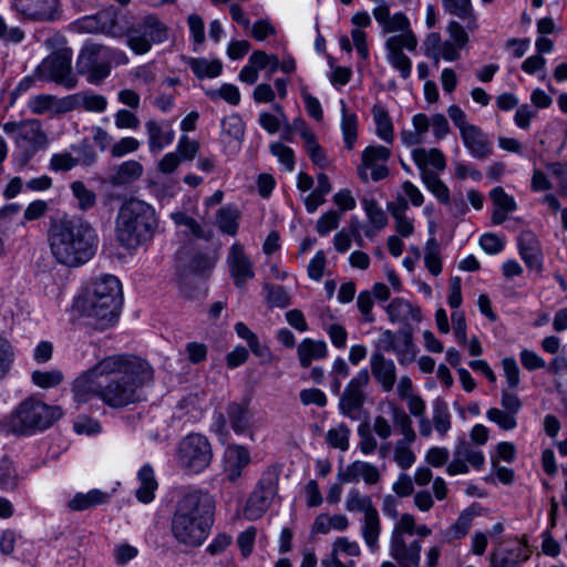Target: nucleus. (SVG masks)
Here are the masks:
<instances>
[{"label": "nucleus", "mask_w": 567, "mask_h": 567, "mask_svg": "<svg viewBox=\"0 0 567 567\" xmlns=\"http://www.w3.org/2000/svg\"><path fill=\"white\" fill-rule=\"evenodd\" d=\"M269 148L270 153L278 158L280 164L284 165L288 172H292L295 169V152L291 147L276 142L271 143Z\"/></svg>", "instance_id": "obj_59"}, {"label": "nucleus", "mask_w": 567, "mask_h": 567, "mask_svg": "<svg viewBox=\"0 0 567 567\" xmlns=\"http://www.w3.org/2000/svg\"><path fill=\"white\" fill-rule=\"evenodd\" d=\"M3 132L11 135L23 163H28L39 151L49 143L42 123L38 118H27L20 122H7Z\"/></svg>", "instance_id": "obj_8"}, {"label": "nucleus", "mask_w": 567, "mask_h": 567, "mask_svg": "<svg viewBox=\"0 0 567 567\" xmlns=\"http://www.w3.org/2000/svg\"><path fill=\"white\" fill-rule=\"evenodd\" d=\"M72 51L62 49L47 56L37 68L35 75L43 81H53L71 90L76 85V79L71 68Z\"/></svg>", "instance_id": "obj_13"}, {"label": "nucleus", "mask_w": 567, "mask_h": 567, "mask_svg": "<svg viewBox=\"0 0 567 567\" xmlns=\"http://www.w3.org/2000/svg\"><path fill=\"white\" fill-rule=\"evenodd\" d=\"M350 429L344 423L339 424L338 426L330 429L326 434L327 443L333 447L339 449L341 451H347L349 449V437H350Z\"/></svg>", "instance_id": "obj_47"}, {"label": "nucleus", "mask_w": 567, "mask_h": 567, "mask_svg": "<svg viewBox=\"0 0 567 567\" xmlns=\"http://www.w3.org/2000/svg\"><path fill=\"white\" fill-rule=\"evenodd\" d=\"M370 382L367 369L360 370L347 384L339 400V411L346 417L358 421L367 400L365 388Z\"/></svg>", "instance_id": "obj_14"}, {"label": "nucleus", "mask_w": 567, "mask_h": 567, "mask_svg": "<svg viewBox=\"0 0 567 567\" xmlns=\"http://www.w3.org/2000/svg\"><path fill=\"white\" fill-rule=\"evenodd\" d=\"M61 416L59 406L28 398L8 416L6 425L9 432L24 435L50 427Z\"/></svg>", "instance_id": "obj_7"}, {"label": "nucleus", "mask_w": 567, "mask_h": 567, "mask_svg": "<svg viewBox=\"0 0 567 567\" xmlns=\"http://www.w3.org/2000/svg\"><path fill=\"white\" fill-rule=\"evenodd\" d=\"M473 517L474 514L470 509L461 512L455 523L441 533L443 542L452 543L464 538L471 529Z\"/></svg>", "instance_id": "obj_38"}, {"label": "nucleus", "mask_w": 567, "mask_h": 567, "mask_svg": "<svg viewBox=\"0 0 567 567\" xmlns=\"http://www.w3.org/2000/svg\"><path fill=\"white\" fill-rule=\"evenodd\" d=\"M372 13L384 34L401 32L400 34L389 37L385 40L384 48L389 64L399 71L403 79H408L412 72V61L403 52V49L415 51L417 47V39L411 30L408 17L402 12L390 16V8L384 1L377 6Z\"/></svg>", "instance_id": "obj_5"}, {"label": "nucleus", "mask_w": 567, "mask_h": 567, "mask_svg": "<svg viewBox=\"0 0 567 567\" xmlns=\"http://www.w3.org/2000/svg\"><path fill=\"white\" fill-rule=\"evenodd\" d=\"M109 494L101 489H91L87 493H76L68 503L72 511H85L92 506L106 503Z\"/></svg>", "instance_id": "obj_39"}, {"label": "nucleus", "mask_w": 567, "mask_h": 567, "mask_svg": "<svg viewBox=\"0 0 567 567\" xmlns=\"http://www.w3.org/2000/svg\"><path fill=\"white\" fill-rule=\"evenodd\" d=\"M390 155V150L382 145L368 146L364 148L361 156V164L358 166V175L360 179L364 183L369 181L367 165H371L372 162L386 163Z\"/></svg>", "instance_id": "obj_37"}, {"label": "nucleus", "mask_w": 567, "mask_h": 567, "mask_svg": "<svg viewBox=\"0 0 567 567\" xmlns=\"http://www.w3.org/2000/svg\"><path fill=\"white\" fill-rule=\"evenodd\" d=\"M172 220L177 226H185L189 233L197 238H205L202 226L184 212H174L171 214Z\"/></svg>", "instance_id": "obj_62"}, {"label": "nucleus", "mask_w": 567, "mask_h": 567, "mask_svg": "<svg viewBox=\"0 0 567 567\" xmlns=\"http://www.w3.org/2000/svg\"><path fill=\"white\" fill-rule=\"evenodd\" d=\"M227 265L234 284L238 288L244 287L249 279L255 277L252 261L245 252L244 246L239 243H234L230 246L227 255Z\"/></svg>", "instance_id": "obj_17"}, {"label": "nucleus", "mask_w": 567, "mask_h": 567, "mask_svg": "<svg viewBox=\"0 0 567 567\" xmlns=\"http://www.w3.org/2000/svg\"><path fill=\"white\" fill-rule=\"evenodd\" d=\"M250 463L247 449L241 445H229L225 451L224 471L228 481L236 483L243 475L244 468Z\"/></svg>", "instance_id": "obj_23"}, {"label": "nucleus", "mask_w": 567, "mask_h": 567, "mask_svg": "<svg viewBox=\"0 0 567 567\" xmlns=\"http://www.w3.org/2000/svg\"><path fill=\"white\" fill-rule=\"evenodd\" d=\"M239 212L233 206H224L216 214V224L224 234L235 236L238 231Z\"/></svg>", "instance_id": "obj_44"}, {"label": "nucleus", "mask_w": 567, "mask_h": 567, "mask_svg": "<svg viewBox=\"0 0 567 567\" xmlns=\"http://www.w3.org/2000/svg\"><path fill=\"white\" fill-rule=\"evenodd\" d=\"M214 498L202 489L185 493L177 502L171 530L176 543L185 548L202 546L214 524Z\"/></svg>", "instance_id": "obj_3"}, {"label": "nucleus", "mask_w": 567, "mask_h": 567, "mask_svg": "<svg viewBox=\"0 0 567 567\" xmlns=\"http://www.w3.org/2000/svg\"><path fill=\"white\" fill-rule=\"evenodd\" d=\"M361 554L359 544L348 537H338L332 544L330 559H340V556L358 557Z\"/></svg>", "instance_id": "obj_51"}, {"label": "nucleus", "mask_w": 567, "mask_h": 567, "mask_svg": "<svg viewBox=\"0 0 567 567\" xmlns=\"http://www.w3.org/2000/svg\"><path fill=\"white\" fill-rule=\"evenodd\" d=\"M71 190L73 196L79 202V208L81 210H87L95 205L96 196L93 190L89 189L83 182L75 181L71 184Z\"/></svg>", "instance_id": "obj_54"}, {"label": "nucleus", "mask_w": 567, "mask_h": 567, "mask_svg": "<svg viewBox=\"0 0 567 567\" xmlns=\"http://www.w3.org/2000/svg\"><path fill=\"white\" fill-rule=\"evenodd\" d=\"M158 227L155 209L140 199H130L118 209L115 219L116 240L133 250L151 241Z\"/></svg>", "instance_id": "obj_6"}, {"label": "nucleus", "mask_w": 567, "mask_h": 567, "mask_svg": "<svg viewBox=\"0 0 567 567\" xmlns=\"http://www.w3.org/2000/svg\"><path fill=\"white\" fill-rule=\"evenodd\" d=\"M303 147L315 165L319 167L327 165V157L322 147L318 144L316 135H308L307 141L303 142Z\"/></svg>", "instance_id": "obj_63"}, {"label": "nucleus", "mask_w": 567, "mask_h": 567, "mask_svg": "<svg viewBox=\"0 0 567 567\" xmlns=\"http://www.w3.org/2000/svg\"><path fill=\"white\" fill-rule=\"evenodd\" d=\"M137 478L140 486L135 496L141 503L148 504L155 498V491L158 487L153 467L150 464L143 465L137 473Z\"/></svg>", "instance_id": "obj_33"}, {"label": "nucleus", "mask_w": 567, "mask_h": 567, "mask_svg": "<svg viewBox=\"0 0 567 567\" xmlns=\"http://www.w3.org/2000/svg\"><path fill=\"white\" fill-rule=\"evenodd\" d=\"M337 478L341 484L358 483L360 478L368 485L377 484L381 474L374 464L364 461H354L340 468Z\"/></svg>", "instance_id": "obj_20"}, {"label": "nucleus", "mask_w": 567, "mask_h": 567, "mask_svg": "<svg viewBox=\"0 0 567 567\" xmlns=\"http://www.w3.org/2000/svg\"><path fill=\"white\" fill-rule=\"evenodd\" d=\"M372 114L377 126V134L384 142L391 143L393 141V126L389 113L383 106L374 105Z\"/></svg>", "instance_id": "obj_46"}, {"label": "nucleus", "mask_w": 567, "mask_h": 567, "mask_svg": "<svg viewBox=\"0 0 567 567\" xmlns=\"http://www.w3.org/2000/svg\"><path fill=\"white\" fill-rule=\"evenodd\" d=\"M278 476L272 472L264 473L246 504V515L250 519L260 517L271 505L277 494Z\"/></svg>", "instance_id": "obj_15"}, {"label": "nucleus", "mask_w": 567, "mask_h": 567, "mask_svg": "<svg viewBox=\"0 0 567 567\" xmlns=\"http://www.w3.org/2000/svg\"><path fill=\"white\" fill-rule=\"evenodd\" d=\"M393 353H395L398 362L405 367L412 363L416 358L417 348L413 342V334L410 327H403L398 330Z\"/></svg>", "instance_id": "obj_28"}, {"label": "nucleus", "mask_w": 567, "mask_h": 567, "mask_svg": "<svg viewBox=\"0 0 567 567\" xmlns=\"http://www.w3.org/2000/svg\"><path fill=\"white\" fill-rule=\"evenodd\" d=\"M64 110L83 109L90 112H103L107 106L106 99L101 94L80 92L63 100Z\"/></svg>", "instance_id": "obj_27"}, {"label": "nucleus", "mask_w": 567, "mask_h": 567, "mask_svg": "<svg viewBox=\"0 0 567 567\" xmlns=\"http://www.w3.org/2000/svg\"><path fill=\"white\" fill-rule=\"evenodd\" d=\"M123 302L120 280L112 275H104L95 279L78 301V308L87 324L96 330L113 327L120 316Z\"/></svg>", "instance_id": "obj_4"}, {"label": "nucleus", "mask_w": 567, "mask_h": 567, "mask_svg": "<svg viewBox=\"0 0 567 567\" xmlns=\"http://www.w3.org/2000/svg\"><path fill=\"white\" fill-rule=\"evenodd\" d=\"M125 37L126 45L142 55L150 52L153 44L168 40V28L156 14H146L126 30Z\"/></svg>", "instance_id": "obj_10"}, {"label": "nucleus", "mask_w": 567, "mask_h": 567, "mask_svg": "<svg viewBox=\"0 0 567 567\" xmlns=\"http://www.w3.org/2000/svg\"><path fill=\"white\" fill-rule=\"evenodd\" d=\"M175 152L179 155L182 161H193L199 152V143L190 140L187 135H182Z\"/></svg>", "instance_id": "obj_64"}, {"label": "nucleus", "mask_w": 567, "mask_h": 567, "mask_svg": "<svg viewBox=\"0 0 567 567\" xmlns=\"http://www.w3.org/2000/svg\"><path fill=\"white\" fill-rule=\"evenodd\" d=\"M341 213L329 210L317 220L316 230L320 236H327L339 227Z\"/></svg>", "instance_id": "obj_61"}, {"label": "nucleus", "mask_w": 567, "mask_h": 567, "mask_svg": "<svg viewBox=\"0 0 567 567\" xmlns=\"http://www.w3.org/2000/svg\"><path fill=\"white\" fill-rule=\"evenodd\" d=\"M32 382L42 388H53L60 384L63 380V374L60 370H50V371H33L31 374Z\"/></svg>", "instance_id": "obj_57"}, {"label": "nucleus", "mask_w": 567, "mask_h": 567, "mask_svg": "<svg viewBox=\"0 0 567 567\" xmlns=\"http://www.w3.org/2000/svg\"><path fill=\"white\" fill-rule=\"evenodd\" d=\"M297 354L302 368H309L312 361L327 357V343L322 340L317 341L310 338L303 339L297 347Z\"/></svg>", "instance_id": "obj_31"}, {"label": "nucleus", "mask_w": 567, "mask_h": 567, "mask_svg": "<svg viewBox=\"0 0 567 567\" xmlns=\"http://www.w3.org/2000/svg\"><path fill=\"white\" fill-rule=\"evenodd\" d=\"M381 534V522L377 509L370 511L363 516L361 536L372 553L379 549V537Z\"/></svg>", "instance_id": "obj_34"}, {"label": "nucleus", "mask_w": 567, "mask_h": 567, "mask_svg": "<svg viewBox=\"0 0 567 567\" xmlns=\"http://www.w3.org/2000/svg\"><path fill=\"white\" fill-rule=\"evenodd\" d=\"M453 455L454 457L446 468V472L451 476L466 474L468 472L467 463H470L474 468L480 470L485 462L483 453L478 450L472 449L464 439L458 440Z\"/></svg>", "instance_id": "obj_18"}, {"label": "nucleus", "mask_w": 567, "mask_h": 567, "mask_svg": "<svg viewBox=\"0 0 567 567\" xmlns=\"http://www.w3.org/2000/svg\"><path fill=\"white\" fill-rule=\"evenodd\" d=\"M424 264L433 276L441 274L442 262L440 258V247L435 238H430L426 243Z\"/></svg>", "instance_id": "obj_50"}, {"label": "nucleus", "mask_w": 567, "mask_h": 567, "mask_svg": "<svg viewBox=\"0 0 567 567\" xmlns=\"http://www.w3.org/2000/svg\"><path fill=\"white\" fill-rule=\"evenodd\" d=\"M145 130L148 137V148L153 154L162 152L175 138V132L171 125H163L154 120L145 123Z\"/></svg>", "instance_id": "obj_26"}, {"label": "nucleus", "mask_w": 567, "mask_h": 567, "mask_svg": "<svg viewBox=\"0 0 567 567\" xmlns=\"http://www.w3.org/2000/svg\"><path fill=\"white\" fill-rule=\"evenodd\" d=\"M187 65L198 79L217 78L223 71L219 60L208 61L205 58H185Z\"/></svg>", "instance_id": "obj_40"}, {"label": "nucleus", "mask_w": 567, "mask_h": 567, "mask_svg": "<svg viewBox=\"0 0 567 567\" xmlns=\"http://www.w3.org/2000/svg\"><path fill=\"white\" fill-rule=\"evenodd\" d=\"M390 556L400 567H419L421 560V542L415 539L410 544L398 535L390 538Z\"/></svg>", "instance_id": "obj_19"}, {"label": "nucleus", "mask_w": 567, "mask_h": 567, "mask_svg": "<svg viewBox=\"0 0 567 567\" xmlns=\"http://www.w3.org/2000/svg\"><path fill=\"white\" fill-rule=\"evenodd\" d=\"M60 0H12L11 8L30 21L53 22L60 19Z\"/></svg>", "instance_id": "obj_16"}, {"label": "nucleus", "mask_w": 567, "mask_h": 567, "mask_svg": "<svg viewBox=\"0 0 567 567\" xmlns=\"http://www.w3.org/2000/svg\"><path fill=\"white\" fill-rule=\"evenodd\" d=\"M80 165V161L75 159L69 152L55 153L50 159V169L53 172H69Z\"/></svg>", "instance_id": "obj_60"}, {"label": "nucleus", "mask_w": 567, "mask_h": 567, "mask_svg": "<svg viewBox=\"0 0 567 567\" xmlns=\"http://www.w3.org/2000/svg\"><path fill=\"white\" fill-rule=\"evenodd\" d=\"M176 458L178 465L185 471L200 473L213 460L210 443L202 434H188L178 443Z\"/></svg>", "instance_id": "obj_12"}, {"label": "nucleus", "mask_w": 567, "mask_h": 567, "mask_svg": "<svg viewBox=\"0 0 567 567\" xmlns=\"http://www.w3.org/2000/svg\"><path fill=\"white\" fill-rule=\"evenodd\" d=\"M220 138L225 144L237 142L240 144L245 136V125L238 114L225 116L220 123Z\"/></svg>", "instance_id": "obj_36"}, {"label": "nucleus", "mask_w": 567, "mask_h": 567, "mask_svg": "<svg viewBox=\"0 0 567 567\" xmlns=\"http://www.w3.org/2000/svg\"><path fill=\"white\" fill-rule=\"evenodd\" d=\"M97 20H100L101 33H105L114 38L121 37L123 34L121 28L118 27L117 13L115 10L109 9L97 12Z\"/></svg>", "instance_id": "obj_49"}, {"label": "nucleus", "mask_w": 567, "mask_h": 567, "mask_svg": "<svg viewBox=\"0 0 567 567\" xmlns=\"http://www.w3.org/2000/svg\"><path fill=\"white\" fill-rule=\"evenodd\" d=\"M341 103V130L343 134V140L347 148L352 150L357 137H358V117L354 113H349L347 109V104L343 100Z\"/></svg>", "instance_id": "obj_43"}, {"label": "nucleus", "mask_w": 567, "mask_h": 567, "mask_svg": "<svg viewBox=\"0 0 567 567\" xmlns=\"http://www.w3.org/2000/svg\"><path fill=\"white\" fill-rule=\"evenodd\" d=\"M370 368L373 378L383 391L393 390L396 382V368L393 360L386 359L380 351H373L370 357Z\"/></svg>", "instance_id": "obj_21"}, {"label": "nucleus", "mask_w": 567, "mask_h": 567, "mask_svg": "<svg viewBox=\"0 0 567 567\" xmlns=\"http://www.w3.org/2000/svg\"><path fill=\"white\" fill-rule=\"evenodd\" d=\"M48 241L55 261L74 268L83 266L94 257L99 236L89 221L80 217L64 216L52 221Z\"/></svg>", "instance_id": "obj_2"}, {"label": "nucleus", "mask_w": 567, "mask_h": 567, "mask_svg": "<svg viewBox=\"0 0 567 567\" xmlns=\"http://www.w3.org/2000/svg\"><path fill=\"white\" fill-rule=\"evenodd\" d=\"M412 444L395 442L393 460L401 470H409L416 461V455L411 449Z\"/></svg>", "instance_id": "obj_53"}, {"label": "nucleus", "mask_w": 567, "mask_h": 567, "mask_svg": "<svg viewBox=\"0 0 567 567\" xmlns=\"http://www.w3.org/2000/svg\"><path fill=\"white\" fill-rule=\"evenodd\" d=\"M486 417L505 431L514 430L517 426L516 416L505 410L491 408L486 412Z\"/></svg>", "instance_id": "obj_58"}, {"label": "nucleus", "mask_w": 567, "mask_h": 567, "mask_svg": "<svg viewBox=\"0 0 567 567\" xmlns=\"http://www.w3.org/2000/svg\"><path fill=\"white\" fill-rule=\"evenodd\" d=\"M267 290V302L271 307L286 308L290 305V296L285 287L279 285H265Z\"/></svg>", "instance_id": "obj_56"}, {"label": "nucleus", "mask_w": 567, "mask_h": 567, "mask_svg": "<svg viewBox=\"0 0 567 567\" xmlns=\"http://www.w3.org/2000/svg\"><path fill=\"white\" fill-rule=\"evenodd\" d=\"M460 135L464 146L474 158L485 159L492 154V143L478 126L467 127Z\"/></svg>", "instance_id": "obj_22"}, {"label": "nucleus", "mask_w": 567, "mask_h": 567, "mask_svg": "<svg viewBox=\"0 0 567 567\" xmlns=\"http://www.w3.org/2000/svg\"><path fill=\"white\" fill-rule=\"evenodd\" d=\"M19 476L12 461L8 457L0 460V489L12 491L17 487Z\"/></svg>", "instance_id": "obj_48"}, {"label": "nucleus", "mask_w": 567, "mask_h": 567, "mask_svg": "<svg viewBox=\"0 0 567 567\" xmlns=\"http://www.w3.org/2000/svg\"><path fill=\"white\" fill-rule=\"evenodd\" d=\"M519 255L529 269L540 271L543 254L539 241L532 231H523L518 237Z\"/></svg>", "instance_id": "obj_25"}, {"label": "nucleus", "mask_w": 567, "mask_h": 567, "mask_svg": "<svg viewBox=\"0 0 567 567\" xmlns=\"http://www.w3.org/2000/svg\"><path fill=\"white\" fill-rule=\"evenodd\" d=\"M389 320L392 323H403L410 327L411 322H420L422 320L421 310L402 298H394L386 307Z\"/></svg>", "instance_id": "obj_24"}, {"label": "nucleus", "mask_w": 567, "mask_h": 567, "mask_svg": "<svg viewBox=\"0 0 567 567\" xmlns=\"http://www.w3.org/2000/svg\"><path fill=\"white\" fill-rule=\"evenodd\" d=\"M412 158L420 168V177L424 186L440 203L449 202V187L439 177V175L426 166L432 165L435 169L442 172L446 167L444 154L439 148H415L412 152Z\"/></svg>", "instance_id": "obj_11"}, {"label": "nucleus", "mask_w": 567, "mask_h": 567, "mask_svg": "<svg viewBox=\"0 0 567 567\" xmlns=\"http://www.w3.org/2000/svg\"><path fill=\"white\" fill-rule=\"evenodd\" d=\"M444 10L463 20L470 32L478 29L476 13L471 0H442Z\"/></svg>", "instance_id": "obj_30"}, {"label": "nucleus", "mask_w": 567, "mask_h": 567, "mask_svg": "<svg viewBox=\"0 0 567 567\" xmlns=\"http://www.w3.org/2000/svg\"><path fill=\"white\" fill-rule=\"evenodd\" d=\"M118 55V60L126 63L127 56L122 51H114L105 45L86 43L76 60V71L86 75L92 84L101 83L111 72L110 60Z\"/></svg>", "instance_id": "obj_9"}, {"label": "nucleus", "mask_w": 567, "mask_h": 567, "mask_svg": "<svg viewBox=\"0 0 567 567\" xmlns=\"http://www.w3.org/2000/svg\"><path fill=\"white\" fill-rule=\"evenodd\" d=\"M206 95L212 101L223 99L230 105H238L240 103V92L236 85L230 83H224L218 90H208Z\"/></svg>", "instance_id": "obj_55"}, {"label": "nucleus", "mask_w": 567, "mask_h": 567, "mask_svg": "<svg viewBox=\"0 0 567 567\" xmlns=\"http://www.w3.org/2000/svg\"><path fill=\"white\" fill-rule=\"evenodd\" d=\"M433 415L432 423L435 431L440 436H445L452 426V415L449 410L447 403L441 399L436 398L433 403Z\"/></svg>", "instance_id": "obj_41"}, {"label": "nucleus", "mask_w": 567, "mask_h": 567, "mask_svg": "<svg viewBox=\"0 0 567 567\" xmlns=\"http://www.w3.org/2000/svg\"><path fill=\"white\" fill-rule=\"evenodd\" d=\"M362 207L375 230H381L386 226L388 218L377 200L364 198L362 200Z\"/></svg>", "instance_id": "obj_52"}, {"label": "nucleus", "mask_w": 567, "mask_h": 567, "mask_svg": "<svg viewBox=\"0 0 567 567\" xmlns=\"http://www.w3.org/2000/svg\"><path fill=\"white\" fill-rule=\"evenodd\" d=\"M349 527V519L343 514H336L329 516L320 514L316 517L313 523V530L319 534H328L330 530L343 532Z\"/></svg>", "instance_id": "obj_42"}, {"label": "nucleus", "mask_w": 567, "mask_h": 567, "mask_svg": "<svg viewBox=\"0 0 567 567\" xmlns=\"http://www.w3.org/2000/svg\"><path fill=\"white\" fill-rule=\"evenodd\" d=\"M226 413L231 429L237 434H243L250 427L252 415L247 402H230Z\"/></svg>", "instance_id": "obj_32"}, {"label": "nucleus", "mask_w": 567, "mask_h": 567, "mask_svg": "<svg viewBox=\"0 0 567 567\" xmlns=\"http://www.w3.org/2000/svg\"><path fill=\"white\" fill-rule=\"evenodd\" d=\"M344 508L350 512H361L363 515L377 509L369 495H363L357 488H351L346 497Z\"/></svg>", "instance_id": "obj_45"}, {"label": "nucleus", "mask_w": 567, "mask_h": 567, "mask_svg": "<svg viewBox=\"0 0 567 567\" xmlns=\"http://www.w3.org/2000/svg\"><path fill=\"white\" fill-rule=\"evenodd\" d=\"M153 378L150 364L131 354H114L99 361L73 383L78 403L99 398L112 409H122L140 400V389Z\"/></svg>", "instance_id": "obj_1"}, {"label": "nucleus", "mask_w": 567, "mask_h": 567, "mask_svg": "<svg viewBox=\"0 0 567 567\" xmlns=\"http://www.w3.org/2000/svg\"><path fill=\"white\" fill-rule=\"evenodd\" d=\"M529 558L528 550L518 545L513 549H507L502 554L492 553L489 555L488 567H520Z\"/></svg>", "instance_id": "obj_35"}, {"label": "nucleus", "mask_w": 567, "mask_h": 567, "mask_svg": "<svg viewBox=\"0 0 567 567\" xmlns=\"http://www.w3.org/2000/svg\"><path fill=\"white\" fill-rule=\"evenodd\" d=\"M142 174V164L137 161L130 159L123 162L111 171L109 182L113 186H124L137 181Z\"/></svg>", "instance_id": "obj_29"}]
</instances>
